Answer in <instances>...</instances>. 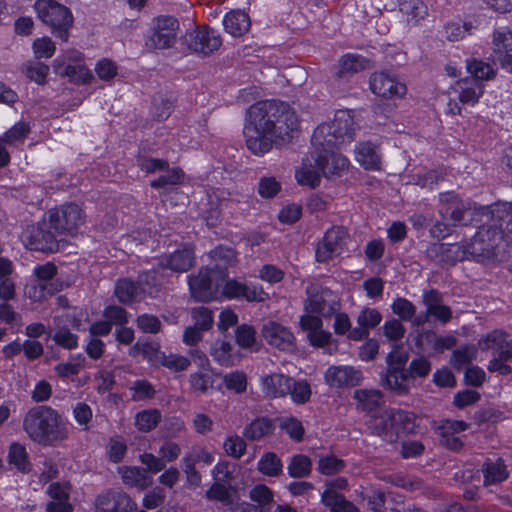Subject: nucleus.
<instances>
[{
  "label": "nucleus",
  "mask_w": 512,
  "mask_h": 512,
  "mask_svg": "<svg viewBox=\"0 0 512 512\" xmlns=\"http://www.w3.org/2000/svg\"><path fill=\"white\" fill-rule=\"evenodd\" d=\"M468 204L457 195L447 192L440 195V214L444 221L458 225L464 221V214L469 210Z\"/></svg>",
  "instance_id": "nucleus-20"
},
{
  "label": "nucleus",
  "mask_w": 512,
  "mask_h": 512,
  "mask_svg": "<svg viewBox=\"0 0 512 512\" xmlns=\"http://www.w3.org/2000/svg\"><path fill=\"white\" fill-rule=\"evenodd\" d=\"M211 356L222 366H232L236 363L237 356L233 353L232 345L224 340H216L211 347Z\"/></svg>",
  "instance_id": "nucleus-39"
},
{
  "label": "nucleus",
  "mask_w": 512,
  "mask_h": 512,
  "mask_svg": "<svg viewBox=\"0 0 512 512\" xmlns=\"http://www.w3.org/2000/svg\"><path fill=\"white\" fill-rule=\"evenodd\" d=\"M473 29L471 23H461L458 21L449 22L445 26L446 37L450 41H458L470 34Z\"/></svg>",
  "instance_id": "nucleus-63"
},
{
  "label": "nucleus",
  "mask_w": 512,
  "mask_h": 512,
  "mask_svg": "<svg viewBox=\"0 0 512 512\" xmlns=\"http://www.w3.org/2000/svg\"><path fill=\"white\" fill-rule=\"evenodd\" d=\"M25 294L29 299L34 302H41L45 300L47 297L54 294V289L50 284L45 283H37L27 285L25 287Z\"/></svg>",
  "instance_id": "nucleus-64"
},
{
  "label": "nucleus",
  "mask_w": 512,
  "mask_h": 512,
  "mask_svg": "<svg viewBox=\"0 0 512 512\" xmlns=\"http://www.w3.org/2000/svg\"><path fill=\"white\" fill-rule=\"evenodd\" d=\"M191 361L188 357L179 354L164 355L160 366L167 368L172 372H182L188 369Z\"/></svg>",
  "instance_id": "nucleus-61"
},
{
  "label": "nucleus",
  "mask_w": 512,
  "mask_h": 512,
  "mask_svg": "<svg viewBox=\"0 0 512 512\" xmlns=\"http://www.w3.org/2000/svg\"><path fill=\"white\" fill-rule=\"evenodd\" d=\"M355 161L365 170L379 171L382 164V155L379 146L363 141L356 144L354 149Z\"/></svg>",
  "instance_id": "nucleus-21"
},
{
  "label": "nucleus",
  "mask_w": 512,
  "mask_h": 512,
  "mask_svg": "<svg viewBox=\"0 0 512 512\" xmlns=\"http://www.w3.org/2000/svg\"><path fill=\"white\" fill-rule=\"evenodd\" d=\"M347 240L348 233L345 228L336 226L327 230L316 248L317 261L327 262L340 255L346 247Z\"/></svg>",
  "instance_id": "nucleus-13"
},
{
  "label": "nucleus",
  "mask_w": 512,
  "mask_h": 512,
  "mask_svg": "<svg viewBox=\"0 0 512 512\" xmlns=\"http://www.w3.org/2000/svg\"><path fill=\"white\" fill-rule=\"evenodd\" d=\"M83 60L84 56L80 51L68 49L53 60L52 67L56 74H64L66 68H73L75 65L81 64Z\"/></svg>",
  "instance_id": "nucleus-40"
},
{
  "label": "nucleus",
  "mask_w": 512,
  "mask_h": 512,
  "mask_svg": "<svg viewBox=\"0 0 512 512\" xmlns=\"http://www.w3.org/2000/svg\"><path fill=\"white\" fill-rule=\"evenodd\" d=\"M492 215L500 223V230L505 229L507 233L512 234V203L497 204Z\"/></svg>",
  "instance_id": "nucleus-51"
},
{
  "label": "nucleus",
  "mask_w": 512,
  "mask_h": 512,
  "mask_svg": "<svg viewBox=\"0 0 512 512\" xmlns=\"http://www.w3.org/2000/svg\"><path fill=\"white\" fill-rule=\"evenodd\" d=\"M84 362L85 358L82 355H78L67 362L57 364L54 370L59 377L68 378L77 375L84 367Z\"/></svg>",
  "instance_id": "nucleus-52"
},
{
  "label": "nucleus",
  "mask_w": 512,
  "mask_h": 512,
  "mask_svg": "<svg viewBox=\"0 0 512 512\" xmlns=\"http://www.w3.org/2000/svg\"><path fill=\"white\" fill-rule=\"evenodd\" d=\"M423 303L427 316H431L441 322L447 323L452 318V310L443 304L441 295L436 290H430L423 294Z\"/></svg>",
  "instance_id": "nucleus-26"
},
{
  "label": "nucleus",
  "mask_w": 512,
  "mask_h": 512,
  "mask_svg": "<svg viewBox=\"0 0 512 512\" xmlns=\"http://www.w3.org/2000/svg\"><path fill=\"white\" fill-rule=\"evenodd\" d=\"M392 312L400 319L411 320L416 313L415 305L406 298L397 297L391 304Z\"/></svg>",
  "instance_id": "nucleus-56"
},
{
  "label": "nucleus",
  "mask_w": 512,
  "mask_h": 512,
  "mask_svg": "<svg viewBox=\"0 0 512 512\" xmlns=\"http://www.w3.org/2000/svg\"><path fill=\"white\" fill-rule=\"evenodd\" d=\"M59 75L62 77H68L71 81L82 84L90 83L94 78L91 70L83 63L77 64L73 68L68 67L64 74Z\"/></svg>",
  "instance_id": "nucleus-60"
},
{
  "label": "nucleus",
  "mask_w": 512,
  "mask_h": 512,
  "mask_svg": "<svg viewBox=\"0 0 512 512\" xmlns=\"http://www.w3.org/2000/svg\"><path fill=\"white\" fill-rule=\"evenodd\" d=\"M506 240L503 231L493 226H482L468 242L471 258L484 260L497 257L504 250Z\"/></svg>",
  "instance_id": "nucleus-8"
},
{
  "label": "nucleus",
  "mask_w": 512,
  "mask_h": 512,
  "mask_svg": "<svg viewBox=\"0 0 512 512\" xmlns=\"http://www.w3.org/2000/svg\"><path fill=\"white\" fill-rule=\"evenodd\" d=\"M223 381L228 390L237 394L243 393L247 389V376L242 371H234L226 374Z\"/></svg>",
  "instance_id": "nucleus-59"
},
{
  "label": "nucleus",
  "mask_w": 512,
  "mask_h": 512,
  "mask_svg": "<svg viewBox=\"0 0 512 512\" xmlns=\"http://www.w3.org/2000/svg\"><path fill=\"white\" fill-rule=\"evenodd\" d=\"M484 90V85L475 79L464 78L456 81L448 88V94L457 95L458 101L450 97L447 102L446 113L452 116L461 115V104L470 106L476 105L483 96Z\"/></svg>",
  "instance_id": "nucleus-9"
},
{
  "label": "nucleus",
  "mask_w": 512,
  "mask_h": 512,
  "mask_svg": "<svg viewBox=\"0 0 512 512\" xmlns=\"http://www.w3.org/2000/svg\"><path fill=\"white\" fill-rule=\"evenodd\" d=\"M210 257L216 263V268L214 270L221 271L224 274L226 267L234 263L235 252L229 247L219 246L211 251Z\"/></svg>",
  "instance_id": "nucleus-47"
},
{
  "label": "nucleus",
  "mask_w": 512,
  "mask_h": 512,
  "mask_svg": "<svg viewBox=\"0 0 512 512\" xmlns=\"http://www.w3.org/2000/svg\"><path fill=\"white\" fill-rule=\"evenodd\" d=\"M30 132V127L25 122H17L15 123L4 135L0 138V140L5 144H14L18 141L24 140Z\"/></svg>",
  "instance_id": "nucleus-58"
},
{
  "label": "nucleus",
  "mask_w": 512,
  "mask_h": 512,
  "mask_svg": "<svg viewBox=\"0 0 512 512\" xmlns=\"http://www.w3.org/2000/svg\"><path fill=\"white\" fill-rule=\"evenodd\" d=\"M34 10L38 19L49 26L56 37L63 41L68 40L74 18L67 6L56 0H36Z\"/></svg>",
  "instance_id": "nucleus-7"
},
{
  "label": "nucleus",
  "mask_w": 512,
  "mask_h": 512,
  "mask_svg": "<svg viewBox=\"0 0 512 512\" xmlns=\"http://www.w3.org/2000/svg\"><path fill=\"white\" fill-rule=\"evenodd\" d=\"M296 113L286 104L262 101L250 107L244 126L247 148L256 155L268 152L277 140L285 141L298 129Z\"/></svg>",
  "instance_id": "nucleus-1"
},
{
  "label": "nucleus",
  "mask_w": 512,
  "mask_h": 512,
  "mask_svg": "<svg viewBox=\"0 0 512 512\" xmlns=\"http://www.w3.org/2000/svg\"><path fill=\"white\" fill-rule=\"evenodd\" d=\"M258 470L270 477L278 476L283 469L280 458L272 452L264 454L258 462Z\"/></svg>",
  "instance_id": "nucleus-45"
},
{
  "label": "nucleus",
  "mask_w": 512,
  "mask_h": 512,
  "mask_svg": "<svg viewBox=\"0 0 512 512\" xmlns=\"http://www.w3.org/2000/svg\"><path fill=\"white\" fill-rule=\"evenodd\" d=\"M415 420V414L410 411L387 408L380 414L371 416L368 428L374 435L393 443L402 435L414 432Z\"/></svg>",
  "instance_id": "nucleus-6"
},
{
  "label": "nucleus",
  "mask_w": 512,
  "mask_h": 512,
  "mask_svg": "<svg viewBox=\"0 0 512 512\" xmlns=\"http://www.w3.org/2000/svg\"><path fill=\"white\" fill-rule=\"evenodd\" d=\"M321 501L330 509V512H359L352 502L334 489H325L321 495Z\"/></svg>",
  "instance_id": "nucleus-32"
},
{
  "label": "nucleus",
  "mask_w": 512,
  "mask_h": 512,
  "mask_svg": "<svg viewBox=\"0 0 512 512\" xmlns=\"http://www.w3.org/2000/svg\"><path fill=\"white\" fill-rule=\"evenodd\" d=\"M194 263V252L190 247H183L167 256L162 265L174 272H186Z\"/></svg>",
  "instance_id": "nucleus-29"
},
{
  "label": "nucleus",
  "mask_w": 512,
  "mask_h": 512,
  "mask_svg": "<svg viewBox=\"0 0 512 512\" xmlns=\"http://www.w3.org/2000/svg\"><path fill=\"white\" fill-rule=\"evenodd\" d=\"M469 428V424L462 420H443L437 428L441 443L451 450L462 447V440L457 434Z\"/></svg>",
  "instance_id": "nucleus-22"
},
{
  "label": "nucleus",
  "mask_w": 512,
  "mask_h": 512,
  "mask_svg": "<svg viewBox=\"0 0 512 512\" xmlns=\"http://www.w3.org/2000/svg\"><path fill=\"white\" fill-rule=\"evenodd\" d=\"M23 428L31 440L43 446H56L69 436L67 424L50 406L30 409L23 419Z\"/></svg>",
  "instance_id": "nucleus-4"
},
{
  "label": "nucleus",
  "mask_w": 512,
  "mask_h": 512,
  "mask_svg": "<svg viewBox=\"0 0 512 512\" xmlns=\"http://www.w3.org/2000/svg\"><path fill=\"white\" fill-rule=\"evenodd\" d=\"M261 335L272 347L285 352H292L296 348V338L291 330L276 322L269 321L262 326Z\"/></svg>",
  "instance_id": "nucleus-15"
},
{
  "label": "nucleus",
  "mask_w": 512,
  "mask_h": 512,
  "mask_svg": "<svg viewBox=\"0 0 512 512\" xmlns=\"http://www.w3.org/2000/svg\"><path fill=\"white\" fill-rule=\"evenodd\" d=\"M49 71V66L42 62L28 61L23 66L25 76L38 85H44L46 83Z\"/></svg>",
  "instance_id": "nucleus-44"
},
{
  "label": "nucleus",
  "mask_w": 512,
  "mask_h": 512,
  "mask_svg": "<svg viewBox=\"0 0 512 512\" xmlns=\"http://www.w3.org/2000/svg\"><path fill=\"white\" fill-rule=\"evenodd\" d=\"M86 215L82 208L74 203L62 205L49 211V223L53 232H38L31 243L33 249H52L56 235H74L85 223Z\"/></svg>",
  "instance_id": "nucleus-5"
},
{
  "label": "nucleus",
  "mask_w": 512,
  "mask_h": 512,
  "mask_svg": "<svg viewBox=\"0 0 512 512\" xmlns=\"http://www.w3.org/2000/svg\"><path fill=\"white\" fill-rule=\"evenodd\" d=\"M154 285H156V271H150L141 274L138 283L127 278L118 280L114 293L120 302L130 304L141 300L146 294L151 295V288Z\"/></svg>",
  "instance_id": "nucleus-11"
},
{
  "label": "nucleus",
  "mask_w": 512,
  "mask_h": 512,
  "mask_svg": "<svg viewBox=\"0 0 512 512\" xmlns=\"http://www.w3.org/2000/svg\"><path fill=\"white\" fill-rule=\"evenodd\" d=\"M288 394L296 404H304L311 397V387L306 381H294L292 379Z\"/></svg>",
  "instance_id": "nucleus-55"
},
{
  "label": "nucleus",
  "mask_w": 512,
  "mask_h": 512,
  "mask_svg": "<svg viewBox=\"0 0 512 512\" xmlns=\"http://www.w3.org/2000/svg\"><path fill=\"white\" fill-rule=\"evenodd\" d=\"M72 414L74 420L82 430L88 431L90 429V423L93 419V411L87 403H76L73 407Z\"/></svg>",
  "instance_id": "nucleus-53"
},
{
  "label": "nucleus",
  "mask_w": 512,
  "mask_h": 512,
  "mask_svg": "<svg viewBox=\"0 0 512 512\" xmlns=\"http://www.w3.org/2000/svg\"><path fill=\"white\" fill-rule=\"evenodd\" d=\"M467 71L473 76L472 79L479 82L495 76L494 69L488 63L476 59L467 62Z\"/></svg>",
  "instance_id": "nucleus-50"
},
{
  "label": "nucleus",
  "mask_w": 512,
  "mask_h": 512,
  "mask_svg": "<svg viewBox=\"0 0 512 512\" xmlns=\"http://www.w3.org/2000/svg\"><path fill=\"white\" fill-rule=\"evenodd\" d=\"M273 430L271 420L267 418H258L245 428L244 435L251 440H259L270 434Z\"/></svg>",
  "instance_id": "nucleus-46"
},
{
  "label": "nucleus",
  "mask_w": 512,
  "mask_h": 512,
  "mask_svg": "<svg viewBox=\"0 0 512 512\" xmlns=\"http://www.w3.org/2000/svg\"><path fill=\"white\" fill-rule=\"evenodd\" d=\"M507 335L505 332L495 330L488 333L478 341V346L481 350L495 349L499 350L503 348V345L507 342Z\"/></svg>",
  "instance_id": "nucleus-54"
},
{
  "label": "nucleus",
  "mask_w": 512,
  "mask_h": 512,
  "mask_svg": "<svg viewBox=\"0 0 512 512\" xmlns=\"http://www.w3.org/2000/svg\"><path fill=\"white\" fill-rule=\"evenodd\" d=\"M292 379L281 373L268 374L260 379L263 393L269 398H280L288 394Z\"/></svg>",
  "instance_id": "nucleus-24"
},
{
  "label": "nucleus",
  "mask_w": 512,
  "mask_h": 512,
  "mask_svg": "<svg viewBox=\"0 0 512 512\" xmlns=\"http://www.w3.org/2000/svg\"><path fill=\"white\" fill-rule=\"evenodd\" d=\"M138 353L143 354L147 361L156 367L160 366L161 361L165 355V353L160 350V345L158 343L150 342L142 344L137 343L129 350V354L131 356H136Z\"/></svg>",
  "instance_id": "nucleus-38"
},
{
  "label": "nucleus",
  "mask_w": 512,
  "mask_h": 512,
  "mask_svg": "<svg viewBox=\"0 0 512 512\" xmlns=\"http://www.w3.org/2000/svg\"><path fill=\"white\" fill-rule=\"evenodd\" d=\"M369 84L371 91L383 99L401 98L407 92L406 85L403 82L385 72L372 74Z\"/></svg>",
  "instance_id": "nucleus-17"
},
{
  "label": "nucleus",
  "mask_w": 512,
  "mask_h": 512,
  "mask_svg": "<svg viewBox=\"0 0 512 512\" xmlns=\"http://www.w3.org/2000/svg\"><path fill=\"white\" fill-rule=\"evenodd\" d=\"M8 461L18 470L26 472L29 470L28 455L24 446L19 443H13L10 446Z\"/></svg>",
  "instance_id": "nucleus-49"
},
{
  "label": "nucleus",
  "mask_w": 512,
  "mask_h": 512,
  "mask_svg": "<svg viewBox=\"0 0 512 512\" xmlns=\"http://www.w3.org/2000/svg\"><path fill=\"white\" fill-rule=\"evenodd\" d=\"M96 512H134L136 503L120 490H106L95 498Z\"/></svg>",
  "instance_id": "nucleus-16"
},
{
  "label": "nucleus",
  "mask_w": 512,
  "mask_h": 512,
  "mask_svg": "<svg viewBox=\"0 0 512 512\" xmlns=\"http://www.w3.org/2000/svg\"><path fill=\"white\" fill-rule=\"evenodd\" d=\"M224 279L225 274L221 271L202 268L188 278L190 293L199 302L214 300L220 293L219 288Z\"/></svg>",
  "instance_id": "nucleus-10"
},
{
  "label": "nucleus",
  "mask_w": 512,
  "mask_h": 512,
  "mask_svg": "<svg viewBox=\"0 0 512 512\" xmlns=\"http://www.w3.org/2000/svg\"><path fill=\"white\" fill-rule=\"evenodd\" d=\"M386 360L389 369L385 377V385L398 394L407 392L411 386V378L403 369L405 359L390 353Z\"/></svg>",
  "instance_id": "nucleus-18"
},
{
  "label": "nucleus",
  "mask_w": 512,
  "mask_h": 512,
  "mask_svg": "<svg viewBox=\"0 0 512 512\" xmlns=\"http://www.w3.org/2000/svg\"><path fill=\"white\" fill-rule=\"evenodd\" d=\"M493 57L512 52V31L507 27L494 30L492 35Z\"/></svg>",
  "instance_id": "nucleus-37"
},
{
  "label": "nucleus",
  "mask_w": 512,
  "mask_h": 512,
  "mask_svg": "<svg viewBox=\"0 0 512 512\" xmlns=\"http://www.w3.org/2000/svg\"><path fill=\"white\" fill-rule=\"evenodd\" d=\"M382 320L381 313L374 308H364L357 316L358 327L352 329L348 338L354 341L365 339L369 335V330L380 324Z\"/></svg>",
  "instance_id": "nucleus-23"
},
{
  "label": "nucleus",
  "mask_w": 512,
  "mask_h": 512,
  "mask_svg": "<svg viewBox=\"0 0 512 512\" xmlns=\"http://www.w3.org/2000/svg\"><path fill=\"white\" fill-rule=\"evenodd\" d=\"M368 66V61L357 54L348 53L341 57L338 62L337 75L346 77L358 73Z\"/></svg>",
  "instance_id": "nucleus-35"
},
{
  "label": "nucleus",
  "mask_w": 512,
  "mask_h": 512,
  "mask_svg": "<svg viewBox=\"0 0 512 512\" xmlns=\"http://www.w3.org/2000/svg\"><path fill=\"white\" fill-rule=\"evenodd\" d=\"M354 399L357 402V408L366 413L376 411L383 403L382 394L378 390H356L354 392Z\"/></svg>",
  "instance_id": "nucleus-34"
},
{
  "label": "nucleus",
  "mask_w": 512,
  "mask_h": 512,
  "mask_svg": "<svg viewBox=\"0 0 512 512\" xmlns=\"http://www.w3.org/2000/svg\"><path fill=\"white\" fill-rule=\"evenodd\" d=\"M316 151L313 149L308 157H306L302 165L296 170L295 177L300 185L316 188L321 182V169L313 160Z\"/></svg>",
  "instance_id": "nucleus-25"
},
{
  "label": "nucleus",
  "mask_w": 512,
  "mask_h": 512,
  "mask_svg": "<svg viewBox=\"0 0 512 512\" xmlns=\"http://www.w3.org/2000/svg\"><path fill=\"white\" fill-rule=\"evenodd\" d=\"M440 252L442 253L443 260L447 263H455L457 261L472 259L468 243L442 244L440 246Z\"/></svg>",
  "instance_id": "nucleus-41"
},
{
  "label": "nucleus",
  "mask_w": 512,
  "mask_h": 512,
  "mask_svg": "<svg viewBox=\"0 0 512 512\" xmlns=\"http://www.w3.org/2000/svg\"><path fill=\"white\" fill-rule=\"evenodd\" d=\"M279 426L294 441H301L304 435L302 423L294 417H284L280 420Z\"/></svg>",
  "instance_id": "nucleus-62"
},
{
  "label": "nucleus",
  "mask_w": 512,
  "mask_h": 512,
  "mask_svg": "<svg viewBox=\"0 0 512 512\" xmlns=\"http://www.w3.org/2000/svg\"><path fill=\"white\" fill-rule=\"evenodd\" d=\"M304 314L300 316L299 326L306 333L308 343L316 348L330 343L331 333L323 329V318H330L340 309L337 296L329 289L310 285L306 289Z\"/></svg>",
  "instance_id": "nucleus-3"
},
{
  "label": "nucleus",
  "mask_w": 512,
  "mask_h": 512,
  "mask_svg": "<svg viewBox=\"0 0 512 512\" xmlns=\"http://www.w3.org/2000/svg\"><path fill=\"white\" fill-rule=\"evenodd\" d=\"M32 51L36 59H49L54 55L56 45L50 37L43 36L32 42Z\"/></svg>",
  "instance_id": "nucleus-48"
},
{
  "label": "nucleus",
  "mask_w": 512,
  "mask_h": 512,
  "mask_svg": "<svg viewBox=\"0 0 512 512\" xmlns=\"http://www.w3.org/2000/svg\"><path fill=\"white\" fill-rule=\"evenodd\" d=\"M122 482L129 487L145 489L151 484V478L147 475V471L136 466H122L118 468Z\"/></svg>",
  "instance_id": "nucleus-31"
},
{
  "label": "nucleus",
  "mask_w": 512,
  "mask_h": 512,
  "mask_svg": "<svg viewBox=\"0 0 512 512\" xmlns=\"http://www.w3.org/2000/svg\"><path fill=\"white\" fill-rule=\"evenodd\" d=\"M484 485H497L505 481L509 471L501 458L487 459L482 466Z\"/></svg>",
  "instance_id": "nucleus-28"
},
{
  "label": "nucleus",
  "mask_w": 512,
  "mask_h": 512,
  "mask_svg": "<svg viewBox=\"0 0 512 512\" xmlns=\"http://www.w3.org/2000/svg\"><path fill=\"white\" fill-rule=\"evenodd\" d=\"M324 380L331 388L353 387L362 380V373L353 366L333 365L325 371Z\"/></svg>",
  "instance_id": "nucleus-19"
},
{
  "label": "nucleus",
  "mask_w": 512,
  "mask_h": 512,
  "mask_svg": "<svg viewBox=\"0 0 512 512\" xmlns=\"http://www.w3.org/2000/svg\"><path fill=\"white\" fill-rule=\"evenodd\" d=\"M222 44L220 35L210 29L197 31L190 43V48L203 55H208L217 50Z\"/></svg>",
  "instance_id": "nucleus-27"
},
{
  "label": "nucleus",
  "mask_w": 512,
  "mask_h": 512,
  "mask_svg": "<svg viewBox=\"0 0 512 512\" xmlns=\"http://www.w3.org/2000/svg\"><path fill=\"white\" fill-rule=\"evenodd\" d=\"M215 372L213 368H199L189 375L188 381L191 391L198 394H205L214 384Z\"/></svg>",
  "instance_id": "nucleus-33"
},
{
  "label": "nucleus",
  "mask_w": 512,
  "mask_h": 512,
  "mask_svg": "<svg viewBox=\"0 0 512 512\" xmlns=\"http://www.w3.org/2000/svg\"><path fill=\"white\" fill-rule=\"evenodd\" d=\"M162 414L158 409H145L134 416V426L139 432L148 433L160 423Z\"/></svg>",
  "instance_id": "nucleus-36"
},
{
  "label": "nucleus",
  "mask_w": 512,
  "mask_h": 512,
  "mask_svg": "<svg viewBox=\"0 0 512 512\" xmlns=\"http://www.w3.org/2000/svg\"><path fill=\"white\" fill-rule=\"evenodd\" d=\"M223 25L227 33L239 37L249 30L250 19L244 11L232 10L224 16Z\"/></svg>",
  "instance_id": "nucleus-30"
},
{
  "label": "nucleus",
  "mask_w": 512,
  "mask_h": 512,
  "mask_svg": "<svg viewBox=\"0 0 512 512\" xmlns=\"http://www.w3.org/2000/svg\"><path fill=\"white\" fill-rule=\"evenodd\" d=\"M221 294L228 299L243 298L248 302H265L270 299L269 293L261 284H244L236 280L225 281Z\"/></svg>",
  "instance_id": "nucleus-14"
},
{
  "label": "nucleus",
  "mask_w": 512,
  "mask_h": 512,
  "mask_svg": "<svg viewBox=\"0 0 512 512\" xmlns=\"http://www.w3.org/2000/svg\"><path fill=\"white\" fill-rule=\"evenodd\" d=\"M358 129L354 113L348 109L336 111L333 118L316 127L311 139L312 148L316 151L313 160L321 169L323 176H340L349 168L348 158L333 150L351 143Z\"/></svg>",
  "instance_id": "nucleus-2"
},
{
  "label": "nucleus",
  "mask_w": 512,
  "mask_h": 512,
  "mask_svg": "<svg viewBox=\"0 0 512 512\" xmlns=\"http://www.w3.org/2000/svg\"><path fill=\"white\" fill-rule=\"evenodd\" d=\"M178 21L171 16L157 17L153 21L152 33L147 46L154 49H167L174 45L177 38Z\"/></svg>",
  "instance_id": "nucleus-12"
},
{
  "label": "nucleus",
  "mask_w": 512,
  "mask_h": 512,
  "mask_svg": "<svg viewBox=\"0 0 512 512\" xmlns=\"http://www.w3.org/2000/svg\"><path fill=\"white\" fill-rule=\"evenodd\" d=\"M311 470L312 462L308 456L303 454L294 455L287 465V472L293 478L306 477Z\"/></svg>",
  "instance_id": "nucleus-42"
},
{
  "label": "nucleus",
  "mask_w": 512,
  "mask_h": 512,
  "mask_svg": "<svg viewBox=\"0 0 512 512\" xmlns=\"http://www.w3.org/2000/svg\"><path fill=\"white\" fill-rule=\"evenodd\" d=\"M400 10L407 16V21L417 23L428 13L427 6L422 0H408L400 4Z\"/></svg>",
  "instance_id": "nucleus-43"
},
{
  "label": "nucleus",
  "mask_w": 512,
  "mask_h": 512,
  "mask_svg": "<svg viewBox=\"0 0 512 512\" xmlns=\"http://www.w3.org/2000/svg\"><path fill=\"white\" fill-rule=\"evenodd\" d=\"M235 340L240 347L251 349L256 343V331L252 326L242 324L235 330Z\"/></svg>",
  "instance_id": "nucleus-57"
}]
</instances>
